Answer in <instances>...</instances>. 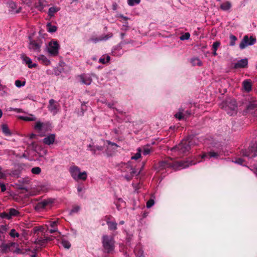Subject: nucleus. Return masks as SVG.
<instances>
[{"instance_id":"nucleus-7","label":"nucleus","mask_w":257,"mask_h":257,"mask_svg":"<svg viewBox=\"0 0 257 257\" xmlns=\"http://www.w3.org/2000/svg\"><path fill=\"white\" fill-rule=\"evenodd\" d=\"M60 45L56 40H53L50 42L48 48L49 53L53 56H57L59 54Z\"/></svg>"},{"instance_id":"nucleus-52","label":"nucleus","mask_w":257,"mask_h":257,"mask_svg":"<svg viewBox=\"0 0 257 257\" xmlns=\"http://www.w3.org/2000/svg\"><path fill=\"white\" fill-rule=\"evenodd\" d=\"M80 210V207L76 206L73 207L71 211V213H76Z\"/></svg>"},{"instance_id":"nucleus-56","label":"nucleus","mask_w":257,"mask_h":257,"mask_svg":"<svg viewBox=\"0 0 257 257\" xmlns=\"http://www.w3.org/2000/svg\"><path fill=\"white\" fill-rule=\"evenodd\" d=\"M0 187H1V191L2 192H4L6 191V186L3 183H2L0 184Z\"/></svg>"},{"instance_id":"nucleus-37","label":"nucleus","mask_w":257,"mask_h":257,"mask_svg":"<svg viewBox=\"0 0 257 257\" xmlns=\"http://www.w3.org/2000/svg\"><path fill=\"white\" fill-rule=\"evenodd\" d=\"M9 234L13 237H19L20 236L19 233L17 232L15 229H11Z\"/></svg>"},{"instance_id":"nucleus-57","label":"nucleus","mask_w":257,"mask_h":257,"mask_svg":"<svg viewBox=\"0 0 257 257\" xmlns=\"http://www.w3.org/2000/svg\"><path fill=\"white\" fill-rule=\"evenodd\" d=\"M125 178L127 181H130L132 179L133 177H132V176H131L130 175H125Z\"/></svg>"},{"instance_id":"nucleus-21","label":"nucleus","mask_w":257,"mask_h":257,"mask_svg":"<svg viewBox=\"0 0 257 257\" xmlns=\"http://www.w3.org/2000/svg\"><path fill=\"white\" fill-rule=\"evenodd\" d=\"M45 2V0H38V1L35 4L36 8L40 11H42L46 6Z\"/></svg>"},{"instance_id":"nucleus-5","label":"nucleus","mask_w":257,"mask_h":257,"mask_svg":"<svg viewBox=\"0 0 257 257\" xmlns=\"http://www.w3.org/2000/svg\"><path fill=\"white\" fill-rule=\"evenodd\" d=\"M240 154L243 157L253 158L257 156V143H251L247 149L242 150Z\"/></svg>"},{"instance_id":"nucleus-4","label":"nucleus","mask_w":257,"mask_h":257,"mask_svg":"<svg viewBox=\"0 0 257 257\" xmlns=\"http://www.w3.org/2000/svg\"><path fill=\"white\" fill-rule=\"evenodd\" d=\"M221 108L224 109L230 115H233L237 113V105L234 100H226L223 102Z\"/></svg>"},{"instance_id":"nucleus-62","label":"nucleus","mask_w":257,"mask_h":257,"mask_svg":"<svg viewBox=\"0 0 257 257\" xmlns=\"http://www.w3.org/2000/svg\"><path fill=\"white\" fill-rule=\"evenodd\" d=\"M115 109L116 110V111H117L120 114L123 115V114H125V112H124L122 111H120V110H119V109H117L116 108H115Z\"/></svg>"},{"instance_id":"nucleus-24","label":"nucleus","mask_w":257,"mask_h":257,"mask_svg":"<svg viewBox=\"0 0 257 257\" xmlns=\"http://www.w3.org/2000/svg\"><path fill=\"white\" fill-rule=\"evenodd\" d=\"M134 252L136 257H145L144 251L140 247H137L134 249Z\"/></svg>"},{"instance_id":"nucleus-25","label":"nucleus","mask_w":257,"mask_h":257,"mask_svg":"<svg viewBox=\"0 0 257 257\" xmlns=\"http://www.w3.org/2000/svg\"><path fill=\"white\" fill-rule=\"evenodd\" d=\"M38 59L41 61L42 63L45 65L48 66L50 64V60L44 55H40L38 57Z\"/></svg>"},{"instance_id":"nucleus-29","label":"nucleus","mask_w":257,"mask_h":257,"mask_svg":"<svg viewBox=\"0 0 257 257\" xmlns=\"http://www.w3.org/2000/svg\"><path fill=\"white\" fill-rule=\"evenodd\" d=\"M152 151V149L150 145H146L143 147V154L145 156L149 155Z\"/></svg>"},{"instance_id":"nucleus-31","label":"nucleus","mask_w":257,"mask_h":257,"mask_svg":"<svg viewBox=\"0 0 257 257\" xmlns=\"http://www.w3.org/2000/svg\"><path fill=\"white\" fill-rule=\"evenodd\" d=\"M117 223L115 221H111L108 222L107 225L108 229L111 230H115L117 229Z\"/></svg>"},{"instance_id":"nucleus-47","label":"nucleus","mask_w":257,"mask_h":257,"mask_svg":"<svg viewBox=\"0 0 257 257\" xmlns=\"http://www.w3.org/2000/svg\"><path fill=\"white\" fill-rule=\"evenodd\" d=\"M154 200L152 199H150L147 202L146 206L147 208H150L154 204Z\"/></svg>"},{"instance_id":"nucleus-18","label":"nucleus","mask_w":257,"mask_h":257,"mask_svg":"<svg viewBox=\"0 0 257 257\" xmlns=\"http://www.w3.org/2000/svg\"><path fill=\"white\" fill-rule=\"evenodd\" d=\"M80 82L85 85H90L92 82L91 77L86 74H83L80 76Z\"/></svg>"},{"instance_id":"nucleus-35","label":"nucleus","mask_w":257,"mask_h":257,"mask_svg":"<svg viewBox=\"0 0 257 257\" xmlns=\"http://www.w3.org/2000/svg\"><path fill=\"white\" fill-rule=\"evenodd\" d=\"M31 172L34 174L39 175L41 172V169L39 167H35L31 169Z\"/></svg>"},{"instance_id":"nucleus-8","label":"nucleus","mask_w":257,"mask_h":257,"mask_svg":"<svg viewBox=\"0 0 257 257\" xmlns=\"http://www.w3.org/2000/svg\"><path fill=\"white\" fill-rule=\"evenodd\" d=\"M20 212L13 208L8 209L6 211L1 213L0 216L3 218L10 219L13 217L20 215Z\"/></svg>"},{"instance_id":"nucleus-27","label":"nucleus","mask_w":257,"mask_h":257,"mask_svg":"<svg viewBox=\"0 0 257 257\" xmlns=\"http://www.w3.org/2000/svg\"><path fill=\"white\" fill-rule=\"evenodd\" d=\"M231 4L229 2H226L220 5V9L223 11H227L231 8Z\"/></svg>"},{"instance_id":"nucleus-51","label":"nucleus","mask_w":257,"mask_h":257,"mask_svg":"<svg viewBox=\"0 0 257 257\" xmlns=\"http://www.w3.org/2000/svg\"><path fill=\"white\" fill-rule=\"evenodd\" d=\"M9 7L12 9V10H14L16 9V3H15L14 2H10L9 3Z\"/></svg>"},{"instance_id":"nucleus-22","label":"nucleus","mask_w":257,"mask_h":257,"mask_svg":"<svg viewBox=\"0 0 257 257\" xmlns=\"http://www.w3.org/2000/svg\"><path fill=\"white\" fill-rule=\"evenodd\" d=\"M87 173L86 171H83V172H80L75 180L78 181L80 180H82L83 181H85L87 179Z\"/></svg>"},{"instance_id":"nucleus-13","label":"nucleus","mask_w":257,"mask_h":257,"mask_svg":"<svg viewBox=\"0 0 257 257\" xmlns=\"http://www.w3.org/2000/svg\"><path fill=\"white\" fill-rule=\"evenodd\" d=\"M69 172L71 177L75 180L80 172V169L77 166L73 165L70 167Z\"/></svg>"},{"instance_id":"nucleus-19","label":"nucleus","mask_w":257,"mask_h":257,"mask_svg":"<svg viewBox=\"0 0 257 257\" xmlns=\"http://www.w3.org/2000/svg\"><path fill=\"white\" fill-rule=\"evenodd\" d=\"M22 58L23 62L28 65L29 68H32L37 66L36 64H33L31 59L26 55H23L22 56Z\"/></svg>"},{"instance_id":"nucleus-58","label":"nucleus","mask_w":257,"mask_h":257,"mask_svg":"<svg viewBox=\"0 0 257 257\" xmlns=\"http://www.w3.org/2000/svg\"><path fill=\"white\" fill-rule=\"evenodd\" d=\"M35 233H39V231L41 230V229L39 227H36L34 229Z\"/></svg>"},{"instance_id":"nucleus-41","label":"nucleus","mask_w":257,"mask_h":257,"mask_svg":"<svg viewBox=\"0 0 257 257\" xmlns=\"http://www.w3.org/2000/svg\"><path fill=\"white\" fill-rule=\"evenodd\" d=\"M106 60L105 61V59L104 57H102L99 59V62L101 63L102 64H105L106 62H108L110 60V57L109 56H107L106 57Z\"/></svg>"},{"instance_id":"nucleus-49","label":"nucleus","mask_w":257,"mask_h":257,"mask_svg":"<svg viewBox=\"0 0 257 257\" xmlns=\"http://www.w3.org/2000/svg\"><path fill=\"white\" fill-rule=\"evenodd\" d=\"M132 170L130 173V175L132 176L133 177L135 176H138L139 175L140 172H137V171L135 169H131Z\"/></svg>"},{"instance_id":"nucleus-48","label":"nucleus","mask_w":257,"mask_h":257,"mask_svg":"<svg viewBox=\"0 0 257 257\" xmlns=\"http://www.w3.org/2000/svg\"><path fill=\"white\" fill-rule=\"evenodd\" d=\"M89 41H92L95 43H96L99 41H101V40H100V36L99 38L91 37L90 38Z\"/></svg>"},{"instance_id":"nucleus-54","label":"nucleus","mask_w":257,"mask_h":257,"mask_svg":"<svg viewBox=\"0 0 257 257\" xmlns=\"http://www.w3.org/2000/svg\"><path fill=\"white\" fill-rule=\"evenodd\" d=\"M184 118H187L191 115V111L190 110H185L184 113Z\"/></svg>"},{"instance_id":"nucleus-30","label":"nucleus","mask_w":257,"mask_h":257,"mask_svg":"<svg viewBox=\"0 0 257 257\" xmlns=\"http://www.w3.org/2000/svg\"><path fill=\"white\" fill-rule=\"evenodd\" d=\"M47 239H43L42 238H37L34 241V243L36 244H39L40 245H43L44 244L47 242Z\"/></svg>"},{"instance_id":"nucleus-6","label":"nucleus","mask_w":257,"mask_h":257,"mask_svg":"<svg viewBox=\"0 0 257 257\" xmlns=\"http://www.w3.org/2000/svg\"><path fill=\"white\" fill-rule=\"evenodd\" d=\"M256 41L255 38L252 36L248 37L247 35H245L239 44V48L241 50L244 49L248 46L254 44Z\"/></svg>"},{"instance_id":"nucleus-42","label":"nucleus","mask_w":257,"mask_h":257,"mask_svg":"<svg viewBox=\"0 0 257 257\" xmlns=\"http://www.w3.org/2000/svg\"><path fill=\"white\" fill-rule=\"evenodd\" d=\"M58 11V10L54 7H51L49 9V15L53 16L55 13Z\"/></svg>"},{"instance_id":"nucleus-60","label":"nucleus","mask_w":257,"mask_h":257,"mask_svg":"<svg viewBox=\"0 0 257 257\" xmlns=\"http://www.w3.org/2000/svg\"><path fill=\"white\" fill-rule=\"evenodd\" d=\"M57 231V228H53V229L49 230V232L51 233H54L55 232H56Z\"/></svg>"},{"instance_id":"nucleus-17","label":"nucleus","mask_w":257,"mask_h":257,"mask_svg":"<svg viewBox=\"0 0 257 257\" xmlns=\"http://www.w3.org/2000/svg\"><path fill=\"white\" fill-rule=\"evenodd\" d=\"M87 150H89L92 152L93 155L96 154V151H101L104 149V147L102 146L94 145L93 143L89 144L87 146Z\"/></svg>"},{"instance_id":"nucleus-64","label":"nucleus","mask_w":257,"mask_h":257,"mask_svg":"<svg viewBox=\"0 0 257 257\" xmlns=\"http://www.w3.org/2000/svg\"><path fill=\"white\" fill-rule=\"evenodd\" d=\"M36 135L35 134H32L30 135V139H33L35 138Z\"/></svg>"},{"instance_id":"nucleus-28","label":"nucleus","mask_w":257,"mask_h":257,"mask_svg":"<svg viewBox=\"0 0 257 257\" xmlns=\"http://www.w3.org/2000/svg\"><path fill=\"white\" fill-rule=\"evenodd\" d=\"M2 129L3 133L7 136H9L11 135V133L10 130L8 128V126L7 124H3L2 125Z\"/></svg>"},{"instance_id":"nucleus-32","label":"nucleus","mask_w":257,"mask_h":257,"mask_svg":"<svg viewBox=\"0 0 257 257\" xmlns=\"http://www.w3.org/2000/svg\"><path fill=\"white\" fill-rule=\"evenodd\" d=\"M44 126V123L41 121H37L34 126V128L39 132L43 130V127Z\"/></svg>"},{"instance_id":"nucleus-14","label":"nucleus","mask_w":257,"mask_h":257,"mask_svg":"<svg viewBox=\"0 0 257 257\" xmlns=\"http://www.w3.org/2000/svg\"><path fill=\"white\" fill-rule=\"evenodd\" d=\"M248 64V60L246 58L241 59L238 61L237 62L235 63L234 64L233 68L234 69H238V68H246Z\"/></svg>"},{"instance_id":"nucleus-16","label":"nucleus","mask_w":257,"mask_h":257,"mask_svg":"<svg viewBox=\"0 0 257 257\" xmlns=\"http://www.w3.org/2000/svg\"><path fill=\"white\" fill-rule=\"evenodd\" d=\"M55 139L56 135L50 134L43 139V142L46 145H51L54 144Z\"/></svg>"},{"instance_id":"nucleus-26","label":"nucleus","mask_w":257,"mask_h":257,"mask_svg":"<svg viewBox=\"0 0 257 257\" xmlns=\"http://www.w3.org/2000/svg\"><path fill=\"white\" fill-rule=\"evenodd\" d=\"M220 43L219 41H216L212 44V49L213 50L212 55L214 56L217 55L216 51L220 46Z\"/></svg>"},{"instance_id":"nucleus-44","label":"nucleus","mask_w":257,"mask_h":257,"mask_svg":"<svg viewBox=\"0 0 257 257\" xmlns=\"http://www.w3.org/2000/svg\"><path fill=\"white\" fill-rule=\"evenodd\" d=\"M190 36V35L189 33H185L184 34L181 35L180 37V39L181 40H188L189 39Z\"/></svg>"},{"instance_id":"nucleus-38","label":"nucleus","mask_w":257,"mask_h":257,"mask_svg":"<svg viewBox=\"0 0 257 257\" xmlns=\"http://www.w3.org/2000/svg\"><path fill=\"white\" fill-rule=\"evenodd\" d=\"M112 37V34L111 33L107 34L106 35H102L100 36V40L106 41L108 39L111 38Z\"/></svg>"},{"instance_id":"nucleus-3","label":"nucleus","mask_w":257,"mask_h":257,"mask_svg":"<svg viewBox=\"0 0 257 257\" xmlns=\"http://www.w3.org/2000/svg\"><path fill=\"white\" fill-rule=\"evenodd\" d=\"M102 243L105 252L110 253L114 249V240L112 236L103 235L102 238Z\"/></svg>"},{"instance_id":"nucleus-36","label":"nucleus","mask_w":257,"mask_h":257,"mask_svg":"<svg viewBox=\"0 0 257 257\" xmlns=\"http://www.w3.org/2000/svg\"><path fill=\"white\" fill-rule=\"evenodd\" d=\"M61 244L64 247L67 249H69L71 247V243L67 240H62L61 241Z\"/></svg>"},{"instance_id":"nucleus-20","label":"nucleus","mask_w":257,"mask_h":257,"mask_svg":"<svg viewBox=\"0 0 257 257\" xmlns=\"http://www.w3.org/2000/svg\"><path fill=\"white\" fill-rule=\"evenodd\" d=\"M242 85L244 90L246 92H249L251 90L252 84L250 80L246 79L244 80L242 82Z\"/></svg>"},{"instance_id":"nucleus-12","label":"nucleus","mask_w":257,"mask_h":257,"mask_svg":"<svg viewBox=\"0 0 257 257\" xmlns=\"http://www.w3.org/2000/svg\"><path fill=\"white\" fill-rule=\"evenodd\" d=\"M53 201L51 200H44L40 202H38L36 205V209L37 210L45 208L48 205L51 204Z\"/></svg>"},{"instance_id":"nucleus-55","label":"nucleus","mask_w":257,"mask_h":257,"mask_svg":"<svg viewBox=\"0 0 257 257\" xmlns=\"http://www.w3.org/2000/svg\"><path fill=\"white\" fill-rule=\"evenodd\" d=\"M57 223H58V221H52L50 223V226L52 228H57L56 226L57 225Z\"/></svg>"},{"instance_id":"nucleus-53","label":"nucleus","mask_w":257,"mask_h":257,"mask_svg":"<svg viewBox=\"0 0 257 257\" xmlns=\"http://www.w3.org/2000/svg\"><path fill=\"white\" fill-rule=\"evenodd\" d=\"M112 218V216L110 215H106L105 216L104 219L106 221L107 224H108V222H110L111 221V219Z\"/></svg>"},{"instance_id":"nucleus-50","label":"nucleus","mask_w":257,"mask_h":257,"mask_svg":"<svg viewBox=\"0 0 257 257\" xmlns=\"http://www.w3.org/2000/svg\"><path fill=\"white\" fill-rule=\"evenodd\" d=\"M234 162L239 165H242L243 163L244 162V160L243 159L240 158H236L234 161Z\"/></svg>"},{"instance_id":"nucleus-40","label":"nucleus","mask_w":257,"mask_h":257,"mask_svg":"<svg viewBox=\"0 0 257 257\" xmlns=\"http://www.w3.org/2000/svg\"><path fill=\"white\" fill-rule=\"evenodd\" d=\"M140 2L141 0H127L128 5L130 6H134L140 4Z\"/></svg>"},{"instance_id":"nucleus-15","label":"nucleus","mask_w":257,"mask_h":257,"mask_svg":"<svg viewBox=\"0 0 257 257\" xmlns=\"http://www.w3.org/2000/svg\"><path fill=\"white\" fill-rule=\"evenodd\" d=\"M246 109L249 113H252L257 110V101L256 100L249 101L246 106Z\"/></svg>"},{"instance_id":"nucleus-2","label":"nucleus","mask_w":257,"mask_h":257,"mask_svg":"<svg viewBox=\"0 0 257 257\" xmlns=\"http://www.w3.org/2000/svg\"><path fill=\"white\" fill-rule=\"evenodd\" d=\"M195 164L192 163L191 162L189 161H179L175 162L172 160L171 158H168L166 160L161 161L157 165V168L159 171L166 170L169 168H172L173 169H177L180 167L185 168Z\"/></svg>"},{"instance_id":"nucleus-11","label":"nucleus","mask_w":257,"mask_h":257,"mask_svg":"<svg viewBox=\"0 0 257 257\" xmlns=\"http://www.w3.org/2000/svg\"><path fill=\"white\" fill-rule=\"evenodd\" d=\"M41 46V43L40 40H31L29 48L31 50H33L35 51H40Z\"/></svg>"},{"instance_id":"nucleus-34","label":"nucleus","mask_w":257,"mask_h":257,"mask_svg":"<svg viewBox=\"0 0 257 257\" xmlns=\"http://www.w3.org/2000/svg\"><path fill=\"white\" fill-rule=\"evenodd\" d=\"M141 148L138 149V152L136 153L134 156L131 157L132 160H137L139 159L141 156Z\"/></svg>"},{"instance_id":"nucleus-1","label":"nucleus","mask_w":257,"mask_h":257,"mask_svg":"<svg viewBox=\"0 0 257 257\" xmlns=\"http://www.w3.org/2000/svg\"><path fill=\"white\" fill-rule=\"evenodd\" d=\"M195 145L194 137L188 136L183 140L178 145L172 148L171 151L176 153L179 157H182L190 151L191 148Z\"/></svg>"},{"instance_id":"nucleus-59","label":"nucleus","mask_w":257,"mask_h":257,"mask_svg":"<svg viewBox=\"0 0 257 257\" xmlns=\"http://www.w3.org/2000/svg\"><path fill=\"white\" fill-rule=\"evenodd\" d=\"M185 110V108L182 106H181L178 109V111L182 112V114H184Z\"/></svg>"},{"instance_id":"nucleus-63","label":"nucleus","mask_w":257,"mask_h":257,"mask_svg":"<svg viewBox=\"0 0 257 257\" xmlns=\"http://www.w3.org/2000/svg\"><path fill=\"white\" fill-rule=\"evenodd\" d=\"M82 187L80 186H79L78 187H77V191L78 192H80L82 191Z\"/></svg>"},{"instance_id":"nucleus-9","label":"nucleus","mask_w":257,"mask_h":257,"mask_svg":"<svg viewBox=\"0 0 257 257\" xmlns=\"http://www.w3.org/2000/svg\"><path fill=\"white\" fill-rule=\"evenodd\" d=\"M48 109L49 111L54 115L60 111V105L55 100L51 99L49 101Z\"/></svg>"},{"instance_id":"nucleus-46","label":"nucleus","mask_w":257,"mask_h":257,"mask_svg":"<svg viewBox=\"0 0 257 257\" xmlns=\"http://www.w3.org/2000/svg\"><path fill=\"white\" fill-rule=\"evenodd\" d=\"M21 119L25 121H34L36 120L35 117L28 116H21Z\"/></svg>"},{"instance_id":"nucleus-10","label":"nucleus","mask_w":257,"mask_h":257,"mask_svg":"<svg viewBox=\"0 0 257 257\" xmlns=\"http://www.w3.org/2000/svg\"><path fill=\"white\" fill-rule=\"evenodd\" d=\"M221 155V151L220 150L215 151L211 150L210 151L204 153L202 156V159H210L211 158H214L215 159L218 158Z\"/></svg>"},{"instance_id":"nucleus-45","label":"nucleus","mask_w":257,"mask_h":257,"mask_svg":"<svg viewBox=\"0 0 257 257\" xmlns=\"http://www.w3.org/2000/svg\"><path fill=\"white\" fill-rule=\"evenodd\" d=\"M174 116L176 118L178 119L179 120H181L185 118L184 114H182V112L179 111L177 113H176Z\"/></svg>"},{"instance_id":"nucleus-61","label":"nucleus","mask_w":257,"mask_h":257,"mask_svg":"<svg viewBox=\"0 0 257 257\" xmlns=\"http://www.w3.org/2000/svg\"><path fill=\"white\" fill-rule=\"evenodd\" d=\"M114 105V103H107V105L108 107L110 108H113L114 109V108L113 107V106Z\"/></svg>"},{"instance_id":"nucleus-23","label":"nucleus","mask_w":257,"mask_h":257,"mask_svg":"<svg viewBox=\"0 0 257 257\" xmlns=\"http://www.w3.org/2000/svg\"><path fill=\"white\" fill-rule=\"evenodd\" d=\"M46 27L47 31L51 33H54L57 30V27L52 25L51 23H47Z\"/></svg>"},{"instance_id":"nucleus-33","label":"nucleus","mask_w":257,"mask_h":257,"mask_svg":"<svg viewBox=\"0 0 257 257\" xmlns=\"http://www.w3.org/2000/svg\"><path fill=\"white\" fill-rule=\"evenodd\" d=\"M191 62L193 66L197 65L200 66L202 65L201 61L200 60V59H199L197 58H194L192 59Z\"/></svg>"},{"instance_id":"nucleus-43","label":"nucleus","mask_w":257,"mask_h":257,"mask_svg":"<svg viewBox=\"0 0 257 257\" xmlns=\"http://www.w3.org/2000/svg\"><path fill=\"white\" fill-rule=\"evenodd\" d=\"M15 85L18 87H21L22 86H23L25 85L26 82L25 81H21L19 80H17L15 81Z\"/></svg>"},{"instance_id":"nucleus-39","label":"nucleus","mask_w":257,"mask_h":257,"mask_svg":"<svg viewBox=\"0 0 257 257\" xmlns=\"http://www.w3.org/2000/svg\"><path fill=\"white\" fill-rule=\"evenodd\" d=\"M229 39H230V44H229L230 46H234L235 44V41L237 40V38L235 36L231 35L229 36Z\"/></svg>"}]
</instances>
